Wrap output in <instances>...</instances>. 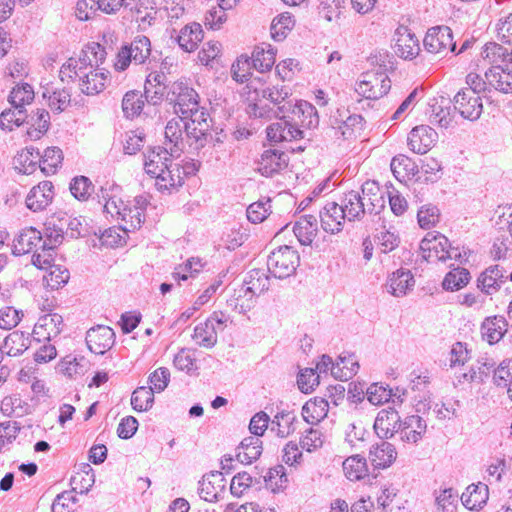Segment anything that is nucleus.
<instances>
[{"instance_id":"obj_1","label":"nucleus","mask_w":512,"mask_h":512,"mask_svg":"<svg viewBox=\"0 0 512 512\" xmlns=\"http://www.w3.org/2000/svg\"><path fill=\"white\" fill-rule=\"evenodd\" d=\"M107 52L96 42L87 44L77 57H70L60 68L59 77L64 83L78 81L79 89L86 95L101 93L109 80V71L100 66Z\"/></svg>"},{"instance_id":"obj_2","label":"nucleus","mask_w":512,"mask_h":512,"mask_svg":"<svg viewBox=\"0 0 512 512\" xmlns=\"http://www.w3.org/2000/svg\"><path fill=\"white\" fill-rule=\"evenodd\" d=\"M269 289V277L264 270L253 269L249 272L248 278L244 281L238 290H235V297L229 300V305L233 306L239 313H245L251 308V302L254 296Z\"/></svg>"},{"instance_id":"obj_3","label":"nucleus","mask_w":512,"mask_h":512,"mask_svg":"<svg viewBox=\"0 0 512 512\" xmlns=\"http://www.w3.org/2000/svg\"><path fill=\"white\" fill-rule=\"evenodd\" d=\"M423 258L429 262L461 260L462 254L458 247H452L448 238L439 232H428L420 243Z\"/></svg>"},{"instance_id":"obj_4","label":"nucleus","mask_w":512,"mask_h":512,"mask_svg":"<svg viewBox=\"0 0 512 512\" xmlns=\"http://www.w3.org/2000/svg\"><path fill=\"white\" fill-rule=\"evenodd\" d=\"M151 55V43L146 36H137L131 43L121 46L116 54L114 69L125 71L131 63L140 65Z\"/></svg>"},{"instance_id":"obj_5","label":"nucleus","mask_w":512,"mask_h":512,"mask_svg":"<svg viewBox=\"0 0 512 512\" xmlns=\"http://www.w3.org/2000/svg\"><path fill=\"white\" fill-rule=\"evenodd\" d=\"M300 257L292 247L284 245L273 250L268 256V271L276 278L291 276L299 265Z\"/></svg>"},{"instance_id":"obj_6","label":"nucleus","mask_w":512,"mask_h":512,"mask_svg":"<svg viewBox=\"0 0 512 512\" xmlns=\"http://www.w3.org/2000/svg\"><path fill=\"white\" fill-rule=\"evenodd\" d=\"M357 83L355 91L366 99H378L388 93L391 88V80L381 69V66L372 71H368L361 76Z\"/></svg>"},{"instance_id":"obj_7","label":"nucleus","mask_w":512,"mask_h":512,"mask_svg":"<svg viewBox=\"0 0 512 512\" xmlns=\"http://www.w3.org/2000/svg\"><path fill=\"white\" fill-rule=\"evenodd\" d=\"M423 45L425 51L431 54L446 55L448 52H455L456 42L453 33L448 26H435L428 29Z\"/></svg>"},{"instance_id":"obj_8","label":"nucleus","mask_w":512,"mask_h":512,"mask_svg":"<svg viewBox=\"0 0 512 512\" xmlns=\"http://www.w3.org/2000/svg\"><path fill=\"white\" fill-rule=\"evenodd\" d=\"M181 152L182 148L175 145L174 147L157 146L149 149L144 153L145 172L153 177L160 174L164 168H167L173 162L174 158L181 155Z\"/></svg>"},{"instance_id":"obj_9","label":"nucleus","mask_w":512,"mask_h":512,"mask_svg":"<svg viewBox=\"0 0 512 512\" xmlns=\"http://www.w3.org/2000/svg\"><path fill=\"white\" fill-rule=\"evenodd\" d=\"M187 112L181 115L182 119L189 120V122H184L187 135L193 137L197 142H202L210 129L209 113L200 104Z\"/></svg>"},{"instance_id":"obj_10","label":"nucleus","mask_w":512,"mask_h":512,"mask_svg":"<svg viewBox=\"0 0 512 512\" xmlns=\"http://www.w3.org/2000/svg\"><path fill=\"white\" fill-rule=\"evenodd\" d=\"M195 164L181 168L178 163H170L167 168L163 169V172L155 175V185L159 191L171 193L173 190L181 187L184 183V175L196 171Z\"/></svg>"},{"instance_id":"obj_11","label":"nucleus","mask_w":512,"mask_h":512,"mask_svg":"<svg viewBox=\"0 0 512 512\" xmlns=\"http://www.w3.org/2000/svg\"><path fill=\"white\" fill-rule=\"evenodd\" d=\"M167 95L174 102L175 112L180 115L199 105L198 93L183 81L174 82Z\"/></svg>"},{"instance_id":"obj_12","label":"nucleus","mask_w":512,"mask_h":512,"mask_svg":"<svg viewBox=\"0 0 512 512\" xmlns=\"http://www.w3.org/2000/svg\"><path fill=\"white\" fill-rule=\"evenodd\" d=\"M454 109L464 119L476 121L483 112L482 99L474 91L462 89L454 96Z\"/></svg>"},{"instance_id":"obj_13","label":"nucleus","mask_w":512,"mask_h":512,"mask_svg":"<svg viewBox=\"0 0 512 512\" xmlns=\"http://www.w3.org/2000/svg\"><path fill=\"white\" fill-rule=\"evenodd\" d=\"M262 99L268 100L277 109L275 116L286 117L292 110L293 101L290 99L292 90L287 85H274L262 89L258 94Z\"/></svg>"},{"instance_id":"obj_14","label":"nucleus","mask_w":512,"mask_h":512,"mask_svg":"<svg viewBox=\"0 0 512 512\" xmlns=\"http://www.w3.org/2000/svg\"><path fill=\"white\" fill-rule=\"evenodd\" d=\"M394 52L404 60L415 59L421 49L418 38L406 26H399L395 31Z\"/></svg>"},{"instance_id":"obj_15","label":"nucleus","mask_w":512,"mask_h":512,"mask_svg":"<svg viewBox=\"0 0 512 512\" xmlns=\"http://www.w3.org/2000/svg\"><path fill=\"white\" fill-rule=\"evenodd\" d=\"M86 343L92 353L103 355L114 345L115 333L108 326L98 325L87 331Z\"/></svg>"},{"instance_id":"obj_16","label":"nucleus","mask_w":512,"mask_h":512,"mask_svg":"<svg viewBox=\"0 0 512 512\" xmlns=\"http://www.w3.org/2000/svg\"><path fill=\"white\" fill-rule=\"evenodd\" d=\"M289 163L288 155L278 149H266L258 160V171L261 175L271 177L284 170Z\"/></svg>"},{"instance_id":"obj_17","label":"nucleus","mask_w":512,"mask_h":512,"mask_svg":"<svg viewBox=\"0 0 512 512\" xmlns=\"http://www.w3.org/2000/svg\"><path fill=\"white\" fill-rule=\"evenodd\" d=\"M63 328V318L57 313H50L41 316L33 329V339L37 342L42 340L51 341L57 337Z\"/></svg>"},{"instance_id":"obj_18","label":"nucleus","mask_w":512,"mask_h":512,"mask_svg":"<svg viewBox=\"0 0 512 512\" xmlns=\"http://www.w3.org/2000/svg\"><path fill=\"white\" fill-rule=\"evenodd\" d=\"M505 270L500 265H491L482 271L477 278V288L485 295L498 292L506 282Z\"/></svg>"},{"instance_id":"obj_19","label":"nucleus","mask_w":512,"mask_h":512,"mask_svg":"<svg viewBox=\"0 0 512 512\" xmlns=\"http://www.w3.org/2000/svg\"><path fill=\"white\" fill-rule=\"evenodd\" d=\"M278 122L270 124L267 129V138L271 142L293 141L304 138V132L296 124H292L285 117L277 116Z\"/></svg>"},{"instance_id":"obj_20","label":"nucleus","mask_w":512,"mask_h":512,"mask_svg":"<svg viewBox=\"0 0 512 512\" xmlns=\"http://www.w3.org/2000/svg\"><path fill=\"white\" fill-rule=\"evenodd\" d=\"M437 139L436 131L426 125L414 127L408 135V146L417 154H425Z\"/></svg>"},{"instance_id":"obj_21","label":"nucleus","mask_w":512,"mask_h":512,"mask_svg":"<svg viewBox=\"0 0 512 512\" xmlns=\"http://www.w3.org/2000/svg\"><path fill=\"white\" fill-rule=\"evenodd\" d=\"M401 422L400 415L394 408L382 409L378 412L373 427L381 439H389L399 431Z\"/></svg>"},{"instance_id":"obj_22","label":"nucleus","mask_w":512,"mask_h":512,"mask_svg":"<svg viewBox=\"0 0 512 512\" xmlns=\"http://www.w3.org/2000/svg\"><path fill=\"white\" fill-rule=\"evenodd\" d=\"M46 241L40 231L27 227L20 231L13 242V252L16 255L33 253Z\"/></svg>"},{"instance_id":"obj_23","label":"nucleus","mask_w":512,"mask_h":512,"mask_svg":"<svg viewBox=\"0 0 512 512\" xmlns=\"http://www.w3.org/2000/svg\"><path fill=\"white\" fill-rule=\"evenodd\" d=\"M321 227L327 233H338L342 231L343 224L347 220L337 202L327 203L319 214Z\"/></svg>"},{"instance_id":"obj_24","label":"nucleus","mask_w":512,"mask_h":512,"mask_svg":"<svg viewBox=\"0 0 512 512\" xmlns=\"http://www.w3.org/2000/svg\"><path fill=\"white\" fill-rule=\"evenodd\" d=\"M54 198V186L50 181L34 186L26 197L27 208L37 212L44 210Z\"/></svg>"},{"instance_id":"obj_25","label":"nucleus","mask_w":512,"mask_h":512,"mask_svg":"<svg viewBox=\"0 0 512 512\" xmlns=\"http://www.w3.org/2000/svg\"><path fill=\"white\" fill-rule=\"evenodd\" d=\"M427 430L426 421L419 415L407 416L399 425L400 438L409 444L418 443Z\"/></svg>"},{"instance_id":"obj_26","label":"nucleus","mask_w":512,"mask_h":512,"mask_svg":"<svg viewBox=\"0 0 512 512\" xmlns=\"http://www.w3.org/2000/svg\"><path fill=\"white\" fill-rule=\"evenodd\" d=\"M481 335L490 345L498 343L508 330V321L502 315L486 317L481 324Z\"/></svg>"},{"instance_id":"obj_27","label":"nucleus","mask_w":512,"mask_h":512,"mask_svg":"<svg viewBox=\"0 0 512 512\" xmlns=\"http://www.w3.org/2000/svg\"><path fill=\"white\" fill-rule=\"evenodd\" d=\"M300 424L294 411L282 410L277 412L270 421V430L279 438H287L293 434Z\"/></svg>"},{"instance_id":"obj_28","label":"nucleus","mask_w":512,"mask_h":512,"mask_svg":"<svg viewBox=\"0 0 512 512\" xmlns=\"http://www.w3.org/2000/svg\"><path fill=\"white\" fill-rule=\"evenodd\" d=\"M167 77L163 72H151L147 77L144 85L145 100L152 104H160L166 94Z\"/></svg>"},{"instance_id":"obj_29","label":"nucleus","mask_w":512,"mask_h":512,"mask_svg":"<svg viewBox=\"0 0 512 512\" xmlns=\"http://www.w3.org/2000/svg\"><path fill=\"white\" fill-rule=\"evenodd\" d=\"M338 204L350 222L360 220L367 213L365 202L359 191L351 190L343 193Z\"/></svg>"},{"instance_id":"obj_30","label":"nucleus","mask_w":512,"mask_h":512,"mask_svg":"<svg viewBox=\"0 0 512 512\" xmlns=\"http://www.w3.org/2000/svg\"><path fill=\"white\" fill-rule=\"evenodd\" d=\"M415 285L414 276L409 270L398 269L393 272L387 280V291L395 296H405Z\"/></svg>"},{"instance_id":"obj_31","label":"nucleus","mask_w":512,"mask_h":512,"mask_svg":"<svg viewBox=\"0 0 512 512\" xmlns=\"http://www.w3.org/2000/svg\"><path fill=\"white\" fill-rule=\"evenodd\" d=\"M225 487V480L221 472H211L203 476L199 482L198 493L200 497L207 501L213 502L218 499L220 492Z\"/></svg>"},{"instance_id":"obj_32","label":"nucleus","mask_w":512,"mask_h":512,"mask_svg":"<svg viewBox=\"0 0 512 512\" xmlns=\"http://www.w3.org/2000/svg\"><path fill=\"white\" fill-rule=\"evenodd\" d=\"M364 118L359 114H352L333 126L334 137L338 140L351 141L357 138L364 127Z\"/></svg>"},{"instance_id":"obj_33","label":"nucleus","mask_w":512,"mask_h":512,"mask_svg":"<svg viewBox=\"0 0 512 512\" xmlns=\"http://www.w3.org/2000/svg\"><path fill=\"white\" fill-rule=\"evenodd\" d=\"M396 457L397 452L394 445L386 441L373 445L369 453L370 462L377 469L391 466Z\"/></svg>"},{"instance_id":"obj_34","label":"nucleus","mask_w":512,"mask_h":512,"mask_svg":"<svg viewBox=\"0 0 512 512\" xmlns=\"http://www.w3.org/2000/svg\"><path fill=\"white\" fill-rule=\"evenodd\" d=\"M487 83L504 94H512V71L509 66L491 67L485 72Z\"/></svg>"},{"instance_id":"obj_35","label":"nucleus","mask_w":512,"mask_h":512,"mask_svg":"<svg viewBox=\"0 0 512 512\" xmlns=\"http://www.w3.org/2000/svg\"><path fill=\"white\" fill-rule=\"evenodd\" d=\"M62 238L63 236L60 234H56L53 240L51 236L47 238L39 249L33 252L32 264L42 270L53 266L52 263L55 256V245L56 243H60Z\"/></svg>"},{"instance_id":"obj_36","label":"nucleus","mask_w":512,"mask_h":512,"mask_svg":"<svg viewBox=\"0 0 512 512\" xmlns=\"http://www.w3.org/2000/svg\"><path fill=\"white\" fill-rule=\"evenodd\" d=\"M481 56L492 67H506L512 64V51L495 42L487 43L483 47Z\"/></svg>"},{"instance_id":"obj_37","label":"nucleus","mask_w":512,"mask_h":512,"mask_svg":"<svg viewBox=\"0 0 512 512\" xmlns=\"http://www.w3.org/2000/svg\"><path fill=\"white\" fill-rule=\"evenodd\" d=\"M118 191V187L111 186L110 188L101 187L97 194L99 201H103V210L107 215H110L112 219L119 221V217L122 214L123 207L126 205L115 193Z\"/></svg>"},{"instance_id":"obj_38","label":"nucleus","mask_w":512,"mask_h":512,"mask_svg":"<svg viewBox=\"0 0 512 512\" xmlns=\"http://www.w3.org/2000/svg\"><path fill=\"white\" fill-rule=\"evenodd\" d=\"M488 486L483 483L471 484L461 496L462 504L469 510H477L487 503Z\"/></svg>"},{"instance_id":"obj_39","label":"nucleus","mask_w":512,"mask_h":512,"mask_svg":"<svg viewBox=\"0 0 512 512\" xmlns=\"http://www.w3.org/2000/svg\"><path fill=\"white\" fill-rule=\"evenodd\" d=\"M290 113L298 118L300 125L307 129L318 127L320 119L317 109L309 102L304 100L296 101Z\"/></svg>"},{"instance_id":"obj_40","label":"nucleus","mask_w":512,"mask_h":512,"mask_svg":"<svg viewBox=\"0 0 512 512\" xmlns=\"http://www.w3.org/2000/svg\"><path fill=\"white\" fill-rule=\"evenodd\" d=\"M177 42L181 49L186 52H192L197 49L198 44L203 39V30L200 24L191 23L184 26L178 36Z\"/></svg>"},{"instance_id":"obj_41","label":"nucleus","mask_w":512,"mask_h":512,"mask_svg":"<svg viewBox=\"0 0 512 512\" xmlns=\"http://www.w3.org/2000/svg\"><path fill=\"white\" fill-rule=\"evenodd\" d=\"M317 219L313 215H304L295 223L293 232L302 245H310L317 235Z\"/></svg>"},{"instance_id":"obj_42","label":"nucleus","mask_w":512,"mask_h":512,"mask_svg":"<svg viewBox=\"0 0 512 512\" xmlns=\"http://www.w3.org/2000/svg\"><path fill=\"white\" fill-rule=\"evenodd\" d=\"M328 408L329 401L327 399L315 397L303 405L302 417L307 423L316 424L327 416Z\"/></svg>"},{"instance_id":"obj_43","label":"nucleus","mask_w":512,"mask_h":512,"mask_svg":"<svg viewBox=\"0 0 512 512\" xmlns=\"http://www.w3.org/2000/svg\"><path fill=\"white\" fill-rule=\"evenodd\" d=\"M29 334L22 331H13L4 339L3 351L12 357L23 354L31 346Z\"/></svg>"},{"instance_id":"obj_44","label":"nucleus","mask_w":512,"mask_h":512,"mask_svg":"<svg viewBox=\"0 0 512 512\" xmlns=\"http://www.w3.org/2000/svg\"><path fill=\"white\" fill-rule=\"evenodd\" d=\"M262 453V441L258 437L244 438L238 447L236 458L242 464H251Z\"/></svg>"},{"instance_id":"obj_45","label":"nucleus","mask_w":512,"mask_h":512,"mask_svg":"<svg viewBox=\"0 0 512 512\" xmlns=\"http://www.w3.org/2000/svg\"><path fill=\"white\" fill-rule=\"evenodd\" d=\"M276 53L270 44L262 43L256 46L252 53V65L260 71L265 72L270 70L275 63Z\"/></svg>"},{"instance_id":"obj_46","label":"nucleus","mask_w":512,"mask_h":512,"mask_svg":"<svg viewBox=\"0 0 512 512\" xmlns=\"http://www.w3.org/2000/svg\"><path fill=\"white\" fill-rule=\"evenodd\" d=\"M343 471L350 481H359L368 475L366 459L360 455H353L343 462Z\"/></svg>"},{"instance_id":"obj_47","label":"nucleus","mask_w":512,"mask_h":512,"mask_svg":"<svg viewBox=\"0 0 512 512\" xmlns=\"http://www.w3.org/2000/svg\"><path fill=\"white\" fill-rule=\"evenodd\" d=\"M358 369L359 364L353 354L340 355L333 368V377L341 381H347L357 373Z\"/></svg>"},{"instance_id":"obj_48","label":"nucleus","mask_w":512,"mask_h":512,"mask_svg":"<svg viewBox=\"0 0 512 512\" xmlns=\"http://www.w3.org/2000/svg\"><path fill=\"white\" fill-rule=\"evenodd\" d=\"M264 482L266 488L271 492H283L288 485V477L285 467L283 465H276L270 468L264 476Z\"/></svg>"},{"instance_id":"obj_49","label":"nucleus","mask_w":512,"mask_h":512,"mask_svg":"<svg viewBox=\"0 0 512 512\" xmlns=\"http://www.w3.org/2000/svg\"><path fill=\"white\" fill-rule=\"evenodd\" d=\"M63 152L58 147H48L40 159V169L46 175H53L61 167Z\"/></svg>"},{"instance_id":"obj_50","label":"nucleus","mask_w":512,"mask_h":512,"mask_svg":"<svg viewBox=\"0 0 512 512\" xmlns=\"http://www.w3.org/2000/svg\"><path fill=\"white\" fill-rule=\"evenodd\" d=\"M192 337L200 347L204 348L214 347L218 340L215 328L208 321V319H206L204 322L199 323L194 328V333Z\"/></svg>"},{"instance_id":"obj_51","label":"nucleus","mask_w":512,"mask_h":512,"mask_svg":"<svg viewBox=\"0 0 512 512\" xmlns=\"http://www.w3.org/2000/svg\"><path fill=\"white\" fill-rule=\"evenodd\" d=\"M34 96L33 87L30 84L20 83L11 90L8 101L13 108L25 109V105L30 104Z\"/></svg>"},{"instance_id":"obj_52","label":"nucleus","mask_w":512,"mask_h":512,"mask_svg":"<svg viewBox=\"0 0 512 512\" xmlns=\"http://www.w3.org/2000/svg\"><path fill=\"white\" fill-rule=\"evenodd\" d=\"M145 97L138 91H128L122 100V110L126 118H134L143 110Z\"/></svg>"},{"instance_id":"obj_53","label":"nucleus","mask_w":512,"mask_h":512,"mask_svg":"<svg viewBox=\"0 0 512 512\" xmlns=\"http://www.w3.org/2000/svg\"><path fill=\"white\" fill-rule=\"evenodd\" d=\"M154 403V391L152 387L141 386L136 388L131 396V405L134 410L144 412L149 410Z\"/></svg>"},{"instance_id":"obj_54","label":"nucleus","mask_w":512,"mask_h":512,"mask_svg":"<svg viewBox=\"0 0 512 512\" xmlns=\"http://www.w3.org/2000/svg\"><path fill=\"white\" fill-rule=\"evenodd\" d=\"M470 280V273L465 268H455L444 277L442 286L445 290H459L466 286Z\"/></svg>"},{"instance_id":"obj_55","label":"nucleus","mask_w":512,"mask_h":512,"mask_svg":"<svg viewBox=\"0 0 512 512\" xmlns=\"http://www.w3.org/2000/svg\"><path fill=\"white\" fill-rule=\"evenodd\" d=\"M50 115L45 109H37L31 115L32 127L28 130V135L31 138H40L49 129Z\"/></svg>"},{"instance_id":"obj_56","label":"nucleus","mask_w":512,"mask_h":512,"mask_svg":"<svg viewBox=\"0 0 512 512\" xmlns=\"http://www.w3.org/2000/svg\"><path fill=\"white\" fill-rule=\"evenodd\" d=\"M184 119H171L165 127V147H181L182 148V135Z\"/></svg>"},{"instance_id":"obj_57","label":"nucleus","mask_w":512,"mask_h":512,"mask_svg":"<svg viewBox=\"0 0 512 512\" xmlns=\"http://www.w3.org/2000/svg\"><path fill=\"white\" fill-rule=\"evenodd\" d=\"M27 117L25 109H6L0 114V124L2 129L12 131L14 127L21 126Z\"/></svg>"},{"instance_id":"obj_58","label":"nucleus","mask_w":512,"mask_h":512,"mask_svg":"<svg viewBox=\"0 0 512 512\" xmlns=\"http://www.w3.org/2000/svg\"><path fill=\"white\" fill-rule=\"evenodd\" d=\"M119 221L123 222L122 229L130 231L141 227L144 221V213L141 207H123Z\"/></svg>"},{"instance_id":"obj_59","label":"nucleus","mask_w":512,"mask_h":512,"mask_svg":"<svg viewBox=\"0 0 512 512\" xmlns=\"http://www.w3.org/2000/svg\"><path fill=\"white\" fill-rule=\"evenodd\" d=\"M69 188L73 197L79 201L88 200L94 191L91 180L86 176L74 177Z\"/></svg>"},{"instance_id":"obj_60","label":"nucleus","mask_w":512,"mask_h":512,"mask_svg":"<svg viewBox=\"0 0 512 512\" xmlns=\"http://www.w3.org/2000/svg\"><path fill=\"white\" fill-rule=\"evenodd\" d=\"M294 26V20L290 13L285 12L278 15L271 24V36L274 40L280 41L285 38L288 31Z\"/></svg>"},{"instance_id":"obj_61","label":"nucleus","mask_w":512,"mask_h":512,"mask_svg":"<svg viewBox=\"0 0 512 512\" xmlns=\"http://www.w3.org/2000/svg\"><path fill=\"white\" fill-rule=\"evenodd\" d=\"M48 269H50V271L48 275L44 277L47 287L52 290H57L68 282L70 273L67 268L60 265H53Z\"/></svg>"},{"instance_id":"obj_62","label":"nucleus","mask_w":512,"mask_h":512,"mask_svg":"<svg viewBox=\"0 0 512 512\" xmlns=\"http://www.w3.org/2000/svg\"><path fill=\"white\" fill-rule=\"evenodd\" d=\"M444 100L441 102L436 101L430 105V121L431 123L438 124L440 127L447 128L452 123V116L450 107L443 105Z\"/></svg>"},{"instance_id":"obj_63","label":"nucleus","mask_w":512,"mask_h":512,"mask_svg":"<svg viewBox=\"0 0 512 512\" xmlns=\"http://www.w3.org/2000/svg\"><path fill=\"white\" fill-rule=\"evenodd\" d=\"M458 494L452 488L440 491L436 496L437 512H455L458 503Z\"/></svg>"},{"instance_id":"obj_64","label":"nucleus","mask_w":512,"mask_h":512,"mask_svg":"<svg viewBox=\"0 0 512 512\" xmlns=\"http://www.w3.org/2000/svg\"><path fill=\"white\" fill-rule=\"evenodd\" d=\"M320 375L313 368H306L300 371L297 384L303 393H311L319 385Z\"/></svg>"}]
</instances>
